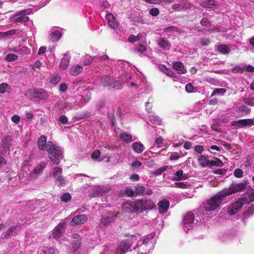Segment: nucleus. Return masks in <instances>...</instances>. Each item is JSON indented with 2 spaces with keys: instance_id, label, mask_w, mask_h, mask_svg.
<instances>
[{
  "instance_id": "nucleus-14",
  "label": "nucleus",
  "mask_w": 254,
  "mask_h": 254,
  "mask_svg": "<svg viewBox=\"0 0 254 254\" xmlns=\"http://www.w3.org/2000/svg\"><path fill=\"white\" fill-rule=\"evenodd\" d=\"M64 231V225L60 224L57 226L53 232V237L56 240L61 239L63 236Z\"/></svg>"
},
{
  "instance_id": "nucleus-31",
  "label": "nucleus",
  "mask_w": 254,
  "mask_h": 254,
  "mask_svg": "<svg viewBox=\"0 0 254 254\" xmlns=\"http://www.w3.org/2000/svg\"><path fill=\"white\" fill-rule=\"evenodd\" d=\"M93 58L89 55H86L82 58V62L85 66L90 65L93 61Z\"/></svg>"
},
{
  "instance_id": "nucleus-26",
  "label": "nucleus",
  "mask_w": 254,
  "mask_h": 254,
  "mask_svg": "<svg viewBox=\"0 0 254 254\" xmlns=\"http://www.w3.org/2000/svg\"><path fill=\"white\" fill-rule=\"evenodd\" d=\"M186 176L183 175V171L179 170L174 174V177L173 179L174 181H181L187 179Z\"/></svg>"
},
{
  "instance_id": "nucleus-34",
  "label": "nucleus",
  "mask_w": 254,
  "mask_h": 254,
  "mask_svg": "<svg viewBox=\"0 0 254 254\" xmlns=\"http://www.w3.org/2000/svg\"><path fill=\"white\" fill-rule=\"evenodd\" d=\"M198 162L202 167L207 166L209 160H207L204 155H201L198 159Z\"/></svg>"
},
{
  "instance_id": "nucleus-4",
  "label": "nucleus",
  "mask_w": 254,
  "mask_h": 254,
  "mask_svg": "<svg viewBox=\"0 0 254 254\" xmlns=\"http://www.w3.org/2000/svg\"><path fill=\"white\" fill-rule=\"evenodd\" d=\"M138 211L141 212L151 210L155 207L153 201L151 199L142 198L136 200Z\"/></svg>"
},
{
  "instance_id": "nucleus-13",
  "label": "nucleus",
  "mask_w": 254,
  "mask_h": 254,
  "mask_svg": "<svg viewBox=\"0 0 254 254\" xmlns=\"http://www.w3.org/2000/svg\"><path fill=\"white\" fill-rule=\"evenodd\" d=\"M158 210L160 213L163 214L167 212L169 209L170 202L167 199H163L158 203Z\"/></svg>"
},
{
  "instance_id": "nucleus-3",
  "label": "nucleus",
  "mask_w": 254,
  "mask_h": 254,
  "mask_svg": "<svg viewBox=\"0 0 254 254\" xmlns=\"http://www.w3.org/2000/svg\"><path fill=\"white\" fill-rule=\"evenodd\" d=\"M101 81L104 86L110 87L112 86V89L119 90L122 88L121 83L111 77L107 75H103L101 78Z\"/></svg>"
},
{
  "instance_id": "nucleus-45",
  "label": "nucleus",
  "mask_w": 254,
  "mask_h": 254,
  "mask_svg": "<svg viewBox=\"0 0 254 254\" xmlns=\"http://www.w3.org/2000/svg\"><path fill=\"white\" fill-rule=\"evenodd\" d=\"M203 3V6L207 8H213L215 6L214 0H209L207 1H204Z\"/></svg>"
},
{
  "instance_id": "nucleus-7",
  "label": "nucleus",
  "mask_w": 254,
  "mask_h": 254,
  "mask_svg": "<svg viewBox=\"0 0 254 254\" xmlns=\"http://www.w3.org/2000/svg\"><path fill=\"white\" fill-rule=\"evenodd\" d=\"M245 204L241 198H239L236 201L231 204L228 208V212L231 215H234L237 213L242 207Z\"/></svg>"
},
{
  "instance_id": "nucleus-11",
  "label": "nucleus",
  "mask_w": 254,
  "mask_h": 254,
  "mask_svg": "<svg viewBox=\"0 0 254 254\" xmlns=\"http://www.w3.org/2000/svg\"><path fill=\"white\" fill-rule=\"evenodd\" d=\"M87 217L85 215H78L74 217L71 222V225H77L84 224L87 221Z\"/></svg>"
},
{
  "instance_id": "nucleus-52",
  "label": "nucleus",
  "mask_w": 254,
  "mask_h": 254,
  "mask_svg": "<svg viewBox=\"0 0 254 254\" xmlns=\"http://www.w3.org/2000/svg\"><path fill=\"white\" fill-rule=\"evenodd\" d=\"M149 13L153 16H156L159 14V10L157 8H153L149 10Z\"/></svg>"
},
{
  "instance_id": "nucleus-53",
  "label": "nucleus",
  "mask_w": 254,
  "mask_h": 254,
  "mask_svg": "<svg viewBox=\"0 0 254 254\" xmlns=\"http://www.w3.org/2000/svg\"><path fill=\"white\" fill-rule=\"evenodd\" d=\"M17 226H11L7 230L5 234V237H9L11 235L12 233L16 229Z\"/></svg>"
},
{
  "instance_id": "nucleus-19",
  "label": "nucleus",
  "mask_w": 254,
  "mask_h": 254,
  "mask_svg": "<svg viewBox=\"0 0 254 254\" xmlns=\"http://www.w3.org/2000/svg\"><path fill=\"white\" fill-rule=\"evenodd\" d=\"M173 67L177 71L179 74H185L187 72L186 69L183 63L180 62H177L173 64Z\"/></svg>"
},
{
  "instance_id": "nucleus-24",
  "label": "nucleus",
  "mask_w": 254,
  "mask_h": 254,
  "mask_svg": "<svg viewBox=\"0 0 254 254\" xmlns=\"http://www.w3.org/2000/svg\"><path fill=\"white\" fill-rule=\"evenodd\" d=\"M131 147L134 151L137 153H140L144 150L143 144L138 142H135L132 144Z\"/></svg>"
},
{
  "instance_id": "nucleus-47",
  "label": "nucleus",
  "mask_w": 254,
  "mask_h": 254,
  "mask_svg": "<svg viewBox=\"0 0 254 254\" xmlns=\"http://www.w3.org/2000/svg\"><path fill=\"white\" fill-rule=\"evenodd\" d=\"M42 168L41 166H37L30 173V175L32 176L34 174L36 175L40 174L42 171Z\"/></svg>"
},
{
  "instance_id": "nucleus-28",
  "label": "nucleus",
  "mask_w": 254,
  "mask_h": 254,
  "mask_svg": "<svg viewBox=\"0 0 254 254\" xmlns=\"http://www.w3.org/2000/svg\"><path fill=\"white\" fill-rule=\"evenodd\" d=\"M91 116V113L87 111H83L77 114L75 119L77 120H80L83 119L89 118Z\"/></svg>"
},
{
  "instance_id": "nucleus-58",
  "label": "nucleus",
  "mask_w": 254,
  "mask_h": 254,
  "mask_svg": "<svg viewBox=\"0 0 254 254\" xmlns=\"http://www.w3.org/2000/svg\"><path fill=\"white\" fill-rule=\"evenodd\" d=\"M175 187L180 189L187 188V185L183 182H177L174 184Z\"/></svg>"
},
{
  "instance_id": "nucleus-21",
  "label": "nucleus",
  "mask_w": 254,
  "mask_h": 254,
  "mask_svg": "<svg viewBox=\"0 0 254 254\" xmlns=\"http://www.w3.org/2000/svg\"><path fill=\"white\" fill-rule=\"evenodd\" d=\"M254 213V204L250 206L248 210L242 215L243 222H246L247 219Z\"/></svg>"
},
{
  "instance_id": "nucleus-17",
  "label": "nucleus",
  "mask_w": 254,
  "mask_h": 254,
  "mask_svg": "<svg viewBox=\"0 0 254 254\" xmlns=\"http://www.w3.org/2000/svg\"><path fill=\"white\" fill-rule=\"evenodd\" d=\"M241 198L245 204H249L254 201V190H252L250 192L244 194Z\"/></svg>"
},
{
  "instance_id": "nucleus-57",
  "label": "nucleus",
  "mask_w": 254,
  "mask_h": 254,
  "mask_svg": "<svg viewBox=\"0 0 254 254\" xmlns=\"http://www.w3.org/2000/svg\"><path fill=\"white\" fill-rule=\"evenodd\" d=\"M180 158V155L177 152L171 153V156L169 158L170 160H178Z\"/></svg>"
},
{
  "instance_id": "nucleus-29",
  "label": "nucleus",
  "mask_w": 254,
  "mask_h": 254,
  "mask_svg": "<svg viewBox=\"0 0 254 254\" xmlns=\"http://www.w3.org/2000/svg\"><path fill=\"white\" fill-rule=\"evenodd\" d=\"M145 187L137 185L134 188L135 194L136 195L142 196L143 195V192H144Z\"/></svg>"
},
{
  "instance_id": "nucleus-51",
  "label": "nucleus",
  "mask_w": 254,
  "mask_h": 254,
  "mask_svg": "<svg viewBox=\"0 0 254 254\" xmlns=\"http://www.w3.org/2000/svg\"><path fill=\"white\" fill-rule=\"evenodd\" d=\"M194 88L191 83H188L185 86V90L187 92L190 93H192Z\"/></svg>"
},
{
  "instance_id": "nucleus-33",
  "label": "nucleus",
  "mask_w": 254,
  "mask_h": 254,
  "mask_svg": "<svg viewBox=\"0 0 254 254\" xmlns=\"http://www.w3.org/2000/svg\"><path fill=\"white\" fill-rule=\"evenodd\" d=\"M63 170L62 169L59 167H55L54 168L52 172V176L54 177V179H56L57 177H59V176H62Z\"/></svg>"
},
{
  "instance_id": "nucleus-42",
  "label": "nucleus",
  "mask_w": 254,
  "mask_h": 254,
  "mask_svg": "<svg viewBox=\"0 0 254 254\" xmlns=\"http://www.w3.org/2000/svg\"><path fill=\"white\" fill-rule=\"evenodd\" d=\"M61 33L59 30H55L52 33V38L53 41H56L61 37Z\"/></svg>"
},
{
  "instance_id": "nucleus-1",
  "label": "nucleus",
  "mask_w": 254,
  "mask_h": 254,
  "mask_svg": "<svg viewBox=\"0 0 254 254\" xmlns=\"http://www.w3.org/2000/svg\"><path fill=\"white\" fill-rule=\"evenodd\" d=\"M246 187L245 184L241 183L235 184L227 189L220 191L210 199L207 200L206 204L204 207L205 210L209 211L216 209L219 207L225 197L244 190Z\"/></svg>"
},
{
  "instance_id": "nucleus-54",
  "label": "nucleus",
  "mask_w": 254,
  "mask_h": 254,
  "mask_svg": "<svg viewBox=\"0 0 254 254\" xmlns=\"http://www.w3.org/2000/svg\"><path fill=\"white\" fill-rule=\"evenodd\" d=\"M168 168L167 166H164L162 167H160L158 168V169L156 170L154 172V173L156 175H160L164 171H166Z\"/></svg>"
},
{
  "instance_id": "nucleus-39",
  "label": "nucleus",
  "mask_w": 254,
  "mask_h": 254,
  "mask_svg": "<svg viewBox=\"0 0 254 254\" xmlns=\"http://www.w3.org/2000/svg\"><path fill=\"white\" fill-rule=\"evenodd\" d=\"M56 182V184H57L59 186L63 187L64 186L65 181L63 176H59V177H57L55 179Z\"/></svg>"
},
{
  "instance_id": "nucleus-12",
  "label": "nucleus",
  "mask_w": 254,
  "mask_h": 254,
  "mask_svg": "<svg viewBox=\"0 0 254 254\" xmlns=\"http://www.w3.org/2000/svg\"><path fill=\"white\" fill-rule=\"evenodd\" d=\"M70 58L71 57L69 55V52H66L64 54V57L61 59V63L60 64V67L61 69L65 70L68 67L70 63Z\"/></svg>"
},
{
  "instance_id": "nucleus-27",
  "label": "nucleus",
  "mask_w": 254,
  "mask_h": 254,
  "mask_svg": "<svg viewBox=\"0 0 254 254\" xmlns=\"http://www.w3.org/2000/svg\"><path fill=\"white\" fill-rule=\"evenodd\" d=\"M73 238L75 239L74 243L73 244L72 248L74 251H77L81 246V243L79 241L80 238L79 236L77 234H74L72 235Z\"/></svg>"
},
{
  "instance_id": "nucleus-30",
  "label": "nucleus",
  "mask_w": 254,
  "mask_h": 254,
  "mask_svg": "<svg viewBox=\"0 0 254 254\" xmlns=\"http://www.w3.org/2000/svg\"><path fill=\"white\" fill-rule=\"evenodd\" d=\"M11 140V138L9 136H5L1 141L2 146L3 148L9 150L10 146V142Z\"/></svg>"
},
{
  "instance_id": "nucleus-9",
  "label": "nucleus",
  "mask_w": 254,
  "mask_h": 254,
  "mask_svg": "<svg viewBox=\"0 0 254 254\" xmlns=\"http://www.w3.org/2000/svg\"><path fill=\"white\" fill-rule=\"evenodd\" d=\"M254 124L253 119H241L238 121H233L231 123L232 126H236L238 127L242 128L248 126H253Z\"/></svg>"
},
{
  "instance_id": "nucleus-64",
  "label": "nucleus",
  "mask_w": 254,
  "mask_h": 254,
  "mask_svg": "<svg viewBox=\"0 0 254 254\" xmlns=\"http://www.w3.org/2000/svg\"><path fill=\"white\" fill-rule=\"evenodd\" d=\"M55 249L54 248H48L44 252L46 254H55Z\"/></svg>"
},
{
  "instance_id": "nucleus-37",
  "label": "nucleus",
  "mask_w": 254,
  "mask_h": 254,
  "mask_svg": "<svg viewBox=\"0 0 254 254\" xmlns=\"http://www.w3.org/2000/svg\"><path fill=\"white\" fill-rule=\"evenodd\" d=\"M150 121L154 125H160L161 123V120L158 116H150L149 117Z\"/></svg>"
},
{
  "instance_id": "nucleus-20",
  "label": "nucleus",
  "mask_w": 254,
  "mask_h": 254,
  "mask_svg": "<svg viewBox=\"0 0 254 254\" xmlns=\"http://www.w3.org/2000/svg\"><path fill=\"white\" fill-rule=\"evenodd\" d=\"M47 137L44 135L41 136L38 140V147L40 150H45L47 148Z\"/></svg>"
},
{
  "instance_id": "nucleus-10",
  "label": "nucleus",
  "mask_w": 254,
  "mask_h": 254,
  "mask_svg": "<svg viewBox=\"0 0 254 254\" xmlns=\"http://www.w3.org/2000/svg\"><path fill=\"white\" fill-rule=\"evenodd\" d=\"M194 220V215L193 213L190 212L187 213L184 219V230H186L189 229L193 225Z\"/></svg>"
},
{
  "instance_id": "nucleus-49",
  "label": "nucleus",
  "mask_w": 254,
  "mask_h": 254,
  "mask_svg": "<svg viewBox=\"0 0 254 254\" xmlns=\"http://www.w3.org/2000/svg\"><path fill=\"white\" fill-rule=\"evenodd\" d=\"M243 171L241 169H236L234 171V175L237 178H241L243 177Z\"/></svg>"
},
{
  "instance_id": "nucleus-50",
  "label": "nucleus",
  "mask_w": 254,
  "mask_h": 254,
  "mask_svg": "<svg viewBox=\"0 0 254 254\" xmlns=\"http://www.w3.org/2000/svg\"><path fill=\"white\" fill-rule=\"evenodd\" d=\"M9 88V86L7 83H2L0 85V93H4L7 88Z\"/></svg>"
},
{
  "instance_id": "nucleus-35",
  "label": "nucleus",
  "mask_w": 254,
  "mask_h": 254,
  "mask_svg": "<svg viewBox=\"0 0 254 254\" xmlns=\"http://www.w3.org/2000/svg\"><path fill=\"white\" fill-rule=\"evenodd\" d=\"M164 31L165 32H169V33H171L172 32H177L181 33L183 32V31L180 29H179L177 27L174 26L165 28L164 29Z\"/></svg>"
},
{
  "instance_id": "nucleus-16",
  "label": "nucleus",
  "mask_w": 254,
  "mask_h": 254,
  "mask_svg": "<svg viewBox=\"0 0 254 254\" xmlns=\"http://www.w3.org/2000/svg\"><path fill=\"white\" fill-rule=\"evenodd\" d=\"M119 214V212H110L107 217L101 219V222L104 225H107L116 219Z\"/></svg>"
},
{
  "instance_id": "nucleus-55",
  "label": "nucleus",
  "mask_w": 254,
  "mask_h": 254,
  "mask_svg": "<svg viewBox=\"0 0 254 254\" xmlns=\"http://www.w3.org/2000/svg\"><path fill=\"white\" fill-rule=\"evenodd\" d=\"M163 68H165V72L168 76L172 77L175 76V74L170 69L167 68L165 66H163Z\"/></svg>"
},
{
  "instance_id": "nucleus-56",
  "label": "nucleus",
  "mask_w": 254,
  "mask_h": 254,
  "mask_svg": "<svg viewBox=\"0 0 254 254\" xmlns=\"http://www.w3.org/2000/svg\"><path fill=\"white\" fill-rule=\"evenodd\" d=\"M226 90L225 88H217L214 90L212 94V96L216 94H224Z\"/></svg>"
},
{
  "instance_id": "nucleus-59",
  "label": "nucleus",
  "mask_w": 254,
  "mask_h": 254,
  "mask_svg": "<svg viewBox=\"0 0 254 254\" xmlns=\"http://www.w3.org/2000/svg\"><path fill=\"white\" fill-rule=\"evenodd\" d=\"M100 155V151L99 150H96L92 153L91 156L93 159H97Z\"/></svg>"
},
{
  "instance_id": "nucleus-6",
  "label": "nucleus",
  "mask_w": 254,
  "mask_h": 254,
  "mask_svg": "<svg viewBox=\"0 0 254 254\" xmlns=\"http://www.w3.org/2000/svg\"><path fill=\"white\" fill-rule=\"evenodd\" d=\"M132 238L124 240L119 245L117 253L118 254H124L131 247L133 244Z\"/></svg>"
},
{
  "instance_id": "nucleus-61",
  "label": "nucleus",
  "mask_w": 254,
  "mask_h": 254,
  "mask_svg": "<svg viewBox=\"0 0 254 254\" xmlns=\"http://www.w3.org/2000/svg\"><path fill=\"white\" fill-rule=\"evenodd\" d=\"M203 150L204 147L202 145H197L194 147V150L198 153H201L203 151Z\"/></svg>"
},
{
  "instance_id": "nucleus-5",
  "label": "nucleus",
  "mask_w": 254,
  "mask_h": 254,
  "mask_svg": "<svg viewBox=\"0 0 254 254\" xmlns=\"http://www.w3.org/2000/svg\"><path fill=\"white\" fill-rule=\"evenodd\" d=\"M25 95L30 98H36L40 99H45L47 96V93L42 88L28 89Z\"/></svg>"
},
{
  "instance_id": "nucleus-46",
  "label": "nucleus",
  "mask_w": 254,
  "mask_h": 254,
  "mask_svg": "<svg viewBox=\"0 0 254 254\" xmlns=\"http://www.w3.org/2000/svg\"><path fill=\"white\" fill-rule=\"evenodd\" d=\"M200 24L202 26H205L207 27H209L210 26V22L208 18H203L200 21Z\"/></svg>"
},
{
  "instance_id": "nucleus-40",
  "label": "nucleus",
  "mask_w": 254,
  "mask_h": 254,
  "mask_svg": "<svg viewBox=\"0 0 254 254\" xmlns=\"http://www.w3.org/2000/svg\"><path fill=\"white\" fill-rule=\"evenodd\" d=\"M243 101L245 104L249 106H254V97L245 98L243 99Z\"/></svg>"
},
{
  "instance_id": "nucleus-38",
  "label": "nucleus",
  "mask_w": 254,
  "mask_h": 254,
  "mask_svg": "<svg viewBox=\"0 0 254 254\" xmlns=\"http://www.w3.org/2000/svg\"><path fill=\"white\" fill-rule=\"evenodd\" d=\"M238 111L247 115L250 113L251 109L246 105H242L238 108Z\"/></svg>"
},
{
  "instance_id": "nucleus-15",
  "label": "nucleus",
  "mask_w": 254,
  "mask_h": 254,
  "mask_svg": "<svg viewBox=\"0 0 254 254\" xmlns=\"http://www.w3.org/2000/svg\"><path fill=\"white\" fill-rule=\"evenodd\" d=\"M13 21L17 22H27L29 18L26 16L25 11H21L13 16Z\"/></svg>"
},
{
  "instance_id": "nucleus-23",
  "label": "nucleus",
  "mask_w": 254,
  "mask_h": 254,
  "mask_svg": "<svg viewBox=\"0 0 254 254\" xmlns=\"http://www.w3.org/2000/svg\"><path fill=\"white\" fill-rule=\"evenodd\" d=\"M83 67L79 65L73 66L69 70V74L72 76H77L82 72Z\"/></svg>"
},
{
  "instance_id": "nucleus-8",
  "label": "nucleus",
  "mask_w": 254,
  "mask_h": 254,
  "mask_svg": "<svg viewBox=\"0 0 254 254\" xmlns=\"http://www.w3.org/2000/svg\"><path fill=\"white\" fill-rule=\"evenodd\" d=\"M122 208L127 213H133L138 212L136 201H130L122 203Z\"/></svg>"
},
{
  "instance_id": "nucleus-43",
  "label": "nucleus",
  "mask_w": 254,
  "mask_h": 254,
  "mask_svg": "<svg viewBox=\"0 0 254 254\" xmlns=\"http://www.w3.org/2000/svg\"><path fill=\"white\" fill-rule=\"evenodd\" d=\"M18 59V56L14 54H8L5 57V60L8 62H13Z\"/></svg>"
},
{
  "instance_id": "nucleus-18",
  "label": "nucleus",
  "mask_w": 254,
  "mask_h": 254,
  "mask_svg": "<svg viewBox=\"0 0 254 254\" xmlns=\"http://www.w3.org/2000/svg\"><path fill=\"white\" fill-rule=\"evenodd\" d=\"M158 45L165 50H169L171 47L170 42L163 37H159Z\"/></svg>"
},
{
  "instance_id": "nucleus-2",
  "label": "nucleus",
  "mask_w": 254,
  "mask_h": 254,
  "mask_svg": "<svg viewBox=\"0 0 254 254\" xmlns=\"http://www.w3.org/2000/svg\"><path fill=\"white\" fill-rule=\"evenodd\" d=\"M46 150L48 152V157L54 164L58 165L63 158V152L61 148L56 146L53 142H47Z\"/></svg>"
},
{
  "instance_id": "nucleus-44",
  "label": "nucleus",
  "mask_w": 254,
  "mask_h": 254,
  "mask_svg": "<svg viewBox=\"0 0 254 254\" xmlns=\"http://www.w3.org/2000/svg\"><path fill=\"white\" fill-rule=\"evenodd\" d=\"M231 71L235 73L242 74L244 72V68L240 65H236L232 68Z\"/></svg>"
},
{
  "instance_id": "nucleus-60",
  "label": "nucleus",
  "mask_w": 254,
  "mask_h": 254,
  "mask_svg": "<svg viewBox=\"0 0 254 254\" xmlns=\"http://www.w3.org/2000/svg\"><path fill=\"white\" fill-rule=\"evenodd\" d=\"M59 121L63 124H66L68 123V119L65 116L62 115L60 116Z\"/></svg>"
},
{
  "instance_id": "nucleus-22",
  "label": "nucleus",
  "mask_w": 254,
  "mask_h": 254,
  "mask_svg": "<svg viewBox=\"0 0 254 254\" xmlns=\"http://www.w3.org/2000/svg\"><path fill=\"white\" fill-rule=\"evenodd\" d=\"M106 18L108 20V24L109 26L114 29H115L118 27V24L115 21V17L114 15L111 13L107 14Z\"/></svg>"
},
{
  "instance_id": "nucleus-36",
  "label": "nucleus",
  "mask_w": 254,
  "mask_h": 254,
  "mask_svg": "<svg viewBox=\"0 0 254 254\" xmlns=\"http://www.w3.org/2000/svg\"><path fill=\"white\" fill-rule=\"evenodd\" d=\"M121 139L124 141H131L132 140V136L131 135L127 133H123L120 135Z\"/></svg>"
},
{
  "instance_id": "nucleus-63",
  "label": "nucleus",
  "mask_w": 254,
  "mask_h": 254,
  "mask_svg": "<svg viewBox=\"0 0 254 254\" xmlns=\"http://www.w3.org/2000/svg\"><path fill=\"white\" fill-rule=\"evenodd\" d=\"M17 30H16V29H12L11 30H9L8 31H6V32H4V34L6 36H8V35L11 36V35L17 34Z\"/></svg>"
},
{
  "instance_id": "nucleus-48",
  "label": "nucleus",
  "mask_w": 254,
  "mask_h": 254,
  "mask_svg": "<svg viewBox=\"0 0 254 254\" xmlns=\"http://www.w3.org/2000/svg\"><path fill=\"white\" fill-rule=\"evenodd\" d=\"M125 193L128 197H132L135 194V191L132 189L130 188H127L125 190Z\"/></svg>"
},
{
  "instance_id": "nucleus-41",
  "label": "nucleus",
  "mask_w": 254,
  "mask_h": 254,
  "mask_svg": "<svg viewBox=\"0 0 254 254\" xmlns=\"http://www.w3.org/2000/svg\"><path fill=\"white\" fill-rule=\"evenodd\" d=\"M71 198V195L68 192L64 193L60 197L61 201L67 202L70 200Z\"/></svg>"
},
{
  "instance_id": "nucleus-32",
  "label": "nucleus",
  "mask_w": 254,
  "mask_h": 254,
  "mask_svg": "<svg viewBox=\"0 0 254 254\" xmlns=\"http://www.w3.org/2000/svg\"><path fill=\"white\" fill-rule=\"evenodd\" d=\"M217 50L220 53L224 54H227L230 51L229 48L224 44L219 45L217 47Z\"/></svg>"
},
{
  "instance_id": "nucleus-62",
  "label": "nucleus",
  "mask_w": 254,
  "mask_h": 254,
  "mask_svg": "<svg viewBox=\"0 0 254 254\" xmlns=\"http://www.w3.org/2000/svg\"><path fill=\"white\" fill-rule=\"evenodd\" d=\"M130 179L132 181H138L139 180L140 177L138 174H134L130 176Z\"/></svg>"
},
{
  "instance_id": "nucleus-25",
  "label": "nucleus",
  "mask_w": 254,
  "mask_h": 254,
  "mask_svg": "<svg viewBox=\"0 0 254 254\" xmlns=\"http://www.w3.org/2000/svg\"><path fill=\"white\" fill-rule=\"evenodd\" d=\"M214 166L217 167H222L223 166V163L220 159L215 157L214 160H209L208 164H207V166H208L209 168Z\"/></svg>"
}]
</instances>
